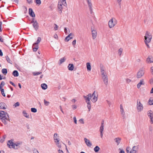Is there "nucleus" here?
Listing matches in <instances>:
<instances>
[{"label":"nucleus","mask_w":153,"mask_h":153,"mask_svg":"<svg viewBox=\"0 0 153 153\" xmlns=\"http://www.w3.org/2000/svg\"><path fill=\"white\" fill-rule=\"evenodd\" d=\"M6 59L7 61L9 62V63H10L11 64V60L10 59H9V58L8 57H6Z\"/></svg>","instance_id":"603ef678"},{"label":"nucleus","mask_w":153,"mask_h":153,"mask_svg":"<svg viewBox=\"0 0 153 153\" xmlns=\"http://www.w3.org/2000/svg\"><path fill=\"white\" fill-rule=\"evenodd\" d=\"M41 86L42 88L44 90L48 88L47 85L45 83L42 84L41 85Z\"/></svg>","instance_id":"2f4dec72"},{"label":"nucleus","mask_w":153,"mask_h":153,"mask_svg":"<svg viewBox=\"0 0 153 153\" xmlns=\"http://www.w3.org/2000/svg\"><path fill=\"white\" fill-rule=\"evenodd\" d=\"M66 60V58L65 56L59 59L58 61V64L59 65H61Z\"/></svg>","instance_id":"f3484780"},{"label":"nucleus","mask_w":153,"mask_h":153,"mask_svg":"<svg viewBox=\"0 0 153 153\" xmlns=\"http://www.w3.org/2000/svg\"><path fill=\"white\" fill-rule=\"evenodd\" d=\"M29 13L30 16L33 17H34L35 16V15L31 8L29 9Z\"/></svg>","instance_id":"b1692460"},{"label":"nucleus","mask_w":153,"mask_h":153,"mask_svg":"<svg viewBox=\"0 0 153 153\" xmlns=\"http://www.w3.org/2000/svg\"><path fill=\"white\" fill-rule=\"evenodd\" d=\"M114 140L116 143L117 145H118L121 141V139L120 137H117L115 138Z\"/></svg>","instance_id":"bb28decb"},{"label":"nucleus","mask_w":153,"mask_h":153,"mask_svg":"<svg viewBox=\"0 0 153 153\" xmlns=\"http://www.w3.org/2000/svg\"><path fill=\"white\" fill-rule=\"evenodd\" d=\"M103 125H102L100 128V136L102 138L103 136Z\"/></svg>","instance_id":"7c9ffc66"},{"label":"nucleus","mask_w":153,"mask_h":153,"mask_svg":"<svg viewBox=\"0 0 153 153\" xmlns=\"http://www.w3.org/2000/svg\"><path fill=\"white\" fill-rule=\"evenodd\" d=\"M145 84V82L144 79H141L137 85V87L138 89L140 88L142 85H144Z\"/></svg>","instance_id":"ddd939ff"},{"label":"nucleus","mask_w":153,"mask_h":153,"mask_svg":"<svg viewBox=\"0 0 153 153\" xmlns=\"http://www.w3.org/2000/svg\"><path fill=\"white\" fill-rule=\"evenodd\" d=\"M103 82L106 85H107L108 84V78L103 80Z\"/></svg>","instance_id":"ea45409f"},{"label":"nucleus","mask_w":153,"mask_h":153,"mask_svg":"<svg viewBox=\"0 0 153 153\" xmlns=\"http://www.w3.org/2000/svg\"><path fill=\"white\" fill-rule=\"evenodd\" d=\"M67 68L68 70L73 71L74 70V66L73 64L70 63L68 65Z\"/></svg>","instance_id":"6ab92c4d"},{"label":"nucleus","mask_w":153,"mask_h":153,"mask_svg":"<svg viewBox=\"0 0 153 153\" xmlns=\"http://www.w3.org/2000/svg\"><path fill=\"white\" fill-rule=\"evenodd\" d=\"M41 40V38L38 37L37 38V39L36 41V42L35 43L36 44L38 45V44H39L40 43Z\"/></svg>","instance_id":"a19ab883"},{"label":"nucleus","mask_w":153,"mask_h":153,"mask_svg":"<svg viewBox=\"0 0 153 153\" xmlns=\"http://www.w3.org/2000/svg\"><path fill=\"white\" fill-rule=\"evenodd\" d=\"M100 150V148L98 146H96L94 149V151L95 152H98Z\"/></svg>","instance_id":"72a5a7b5"},{"label":"nucleus","mask_w":153,"mask_h":153,"mask_svg":"<svg viewBox=\"0 0 153 153\" xmlns=\"http://www.w3.org/2000/svg\"><path fill=\"white\" fill-rule=\"evenodd\" d=\"M41 72H34L33 73V75L34 76L37 75L39 74H41Z\"/></svg>","instance_id":"6e6d98bb"},{"label":"nucleus","mask_w":153,"mask_h":153,"mask_svg":"<svg viewBox=\"0 0 153 153\" xmlns=\"http://www.w3.org/2000/svg\"><path fill=\"white\" fill-rule=\"evenodd\" d=\"M57 147L59 149H61L62 147V144L60 142V140L54 142Z\"/></svg>","instance_id":"4be33fe9"},{"label":"nucleus","mask_w":153,"mask_h":153,"mask_svg":"<svg viewBox=\"0 0 153 153\" xmlns=\"http://www.w3.org/2000/svg\"><path fill=\"white\" fill-rule=\"evenodd\" d=\"M22 114L25 117L27 118H30V115L29 114L27 113L25 111H22Z\"/></svg>","instance_id":"cd10ccee"},{"label":"nucleus","mask_w":153,"mask_h":153,"mask_svg":"<svg viewBox=\"0 0 153 153\" xmlns=\"http://www.w3.org/2000/svg\"><path fill=\"white\" fill-rule=\"evenodd\" d=\"M0 108L2 109H5L7 108V106L3 102H0Z\"/></svg>","instance_id":"a878e982"},{"label":"nucleus","mask_w":153,"mask_h":153,"mask_svg":"<svg viewBox=\"0 0 153 153\" xmlns=\"http://www.w3.org/2000/svg\"><path fill=\"white\" fill-rule=\"evenodd\" d=\"M150 123L152 124H153V116L149 117Z\"/></svg>","instance_id":"3c124183"},{"label":"nucleus","mask_w":153,"mask_h":153,"mask_svg":"<svg viewBox=\"0 0 153 153\" xmlns=\"http://www.w3.org/2000/svg\"><path fill=\"white\" fill-rule=\"evenodd\" d=\"M149 82L151 84H153V78H151L149 80Z\"/></svg>","instance_id":"69168bd1"},{"label":"nucleus","mask_w":153,"mask_h":153,"mask_svg":"<svg viewBox=\"0 0 153 153\" xmlns=\"http://www.w3.org/2000/svg\"><path fill=\"white\" fill-rule=\"evenodd\" d=\"M127 153H137L139 150L138 146L136 145L131 148L129 146H127L126 148Z\"/></svg>","instance_id":"20e7f679"},{"label":"nucleus","mask_w":153,"mask_h":153,"mask_svg":"<svg viewBox=\"0 0 153 153\" xmlns=\"http://www.w3.org/2000/svg\"><path fill=\"white\" fill-rule=\"evenodd\" d=\"M72 108L73 110H75L77 108V105H73L72 106Z\"/></svg>","instance_id":"864d4df0"},{"label":"nucleus","mask_w":153,"mask_h":153,"mask_svg":"<svg viewBox=\"0 0 153 153\" xmlns=\"http://www.w3.org/2000/svg\"><path fill=\"white\" fill-rule=\"evenodd\" d=\"M35 2L36 4L38 5H39L41 3V1L40 0H35Z\"/></svg>","instance_id":"09e8293b"},{"label":"nucleus","mask_w":153,"mask_h":153,"mask_svg":"<svg viewBox=\"0 0 153 153\" xmlns=\"http://www.w3.org/2000/svg\"><path fill=\"white\" fill-rule=\"evenodd\" d=\"M86 1L87 3L88 7L90 11L91 12H92L93 8L91 0H86Z\"/></svg>","instance_id":"dca6fc26"},{"label":"nucleus","mask_w":153,"mask_h":153,"mask_svg":"<svg viewBox=\"0 0 153 153\" xmlns=\"http://www.w3.org/2000/svg\"><path fill=\"white\" fill-rule=\"evenodd\" d=\"M98 94L97 92L95 91L92 94H89L86 96H84L85 102L87 104V107L90 111L91 108V101L95 102L97 100Z\"/></svg>","instance_id":"f257e3e1"},{"label":"nucleus","mask_w":153,"mask_h":153,"mask_svg":"<svg viewBox=\"0 0 153 153\" xmlns=\"http://www.w3.org/2000/svg\"><path fill=\"white\" fill-rule=\"evenodd\" d=\"M84 143L86 146L88 148H91L93 145L92 142L90 140L86 137L84 138Z\"/></svg>","instance_id":"1a4fd4ad"},{"label":"nucleus","mask_w":153,"mask_h":153,"mask_svg":"<svg viewBox=\"0 0 153 153\" xmlns=\"http://www.w3.org/2000/svg\"><path fill=\"white\" fill-rule=\"evenodd\" d=\"M12 1L16 3H18V0H11Z\"/></svg>","instance_id":"338daca9"},{"label":"nucleus","mask_w":153,"mask_h":153,"mask_svg":"<svg viewBox=\"0 0 153 153\" xmlns=\"http://www.w3.org/2000/svg\"><path fill=\"white\" fill-rule=\"evenodd\" d=\"M58 26L56 25H55V26L54 28V29L55 30H56L58 29Z\"/></svg>","instance_id":"052dcab7"},{"label":"nucleus","mask_w":153,"mask_h":153,"mask_svg":"<svg viewBox=\"0 0 153 153\" xmlns=\"http://www.w3.org/2000/svg\"><path fill=\"white\" fill-rule=\"evenodd\" d=\"M145 74L144 71L142 69H140L137 72L136 74V78L137 79H140Z\"/></svg>","instance_id":"0eeeda50"},{"label":"nucleus","mask_w":153,"mask_h":153,"mask_svg":"<svg viewBox=\"0 0 153 153\" xmlns=\"http://www.w3.org/2000/svg\"><path fill=\"white\" fill-rule=\"evenodd\" d=\"M73 122H74V123L75 124H77V120L76 119V117L75 116H74L73 117Z\"/></svg>","instance_id":"c03bdc74"},{"label":"nucleus","mask_w":153,"mask_h":153,"mask_svg":"<svg viewBox=\"0 0 153 153\" xmlns=\"http://www.w3.org/2000/svg\"><path fill=\"white\" fill-rule=\"evenodd\" d=\"M146 62L149 64L153 63V56H149L146 59Z\"/></svg>","instance_id":"2eb2a0df"},{"label":"nucleus","mask_w":153,"mask_h":153,"mask_svg":"<svg viewBox=\"0 0 153 153\" xmlns=\"http://www.w3.org/2000/svg\"><path fill=\"white\" fill-rule=\"evenodd\" d=\"M86 66L87 71L90 72L91 69V64L89 62H87L86 64Z\"/></svg>","instance_id":"a211bd4d"},{"label":"nucleus","mask_w":153,"mask_h":153,"mask_svg":"<svg viewBox=\"0 0 153 153\" xmlns=\"http://www.w3.org/2000/svg\"><path fill=\"white\" fill-rule=\"evenodd\" d=\"M126 82L127 83H129L130 82H131L132 81V80L131 79H128V78H126Z\"/></svg>","instance_id":"a18cd8bd"},{"label":"nucleus","mask_w":153,"mask_h":153,"mask_svg":"<svg viewBox=\"0 0 153 153\" xmlns=\"http://www.w3.org/2000/svg\"><path fill=\"white\" fill-rule=\"evenodd\" d=\"M27 2L29 4H31L33 2L32 0H26Z\"/></svg>","instance_id":"13d9d810"},{"label":"nucleus","mask_w":153,"mask_h":153,"mask_svg":"<svg viewBox=\"0 0 153 153\" xmlns=\"http://www.w3.org/2000/svg\"><path fill=\"white\" fill-rule=\"evenodd\" d=\"M22 144V142L20 141H18L15 142V149H17L18 147L20 146Z\"/></svg>","instance_id":"5701e85b"},{"label":"nucleus","mask_w":153,"mask_h":153,"mask_svg":"<svg viewBox=\"0 0 153 153\" xmlns=\"http://www.w3.org/2000/svg\"><path fill=\"white\" fill-rule=\"evenodd\" d=\"M0 91H1V94L2 96L4 97L6 96L5 94L4 93V89H1L0 90Z\"/></svg>","instance_id":"37998d69"},{"label":"nucleus","mask_w":153,"mask_h":153,"mask_svg":"<svg viewBox=\"0 0 153 153\" xmlns=\"http://www.w3.org/2000/svg\"><path fill=\"white\" fill-rule=\"evenodd\" d=\"M150 70L152 74L153 75V66L151 68Z\"/></svg>","instance_id":"0e129e2a"},{"label":"nucleus","mask_w":153,"mask_h":153,"mask_svg":"<svg viewBox=\"0 0 153 153\" xmlns=\"http://www.w3.org/2000/svg\"><path fill=\"white\" fill-rule=\"evenodd\" d=\"M101 76L103 80L108 78V76L106 74L101 75Z\"/></svg>","instance_id":"e433bc0d"},{"label":"nucleus","mask_w":153,"mask_h":153,"mask_svg":"<svg viewBox=\"0 0 153 153\" xmlns=\"http://www.w3.org/2000/svg\"><path fill=\"white\" fill-rule=\"evenodd\" d=\"M100 73L101 75L106 74L105 72V68L102 66L100 67Z\"/></svg>","instance_id":"c85d7f7f"},{"label":"nucleus","mask_w":153,"mask_h":153,"mask_svg":"<svg viewBox=\"0 0 153 153\" xmlns=\"http://www.w3.org/2000/svg\"><path fill=\"white\" fill-rule=\"evenodd\" d=\"M59 149L58 150V153H64L63 152Z\"/></svg>","instance_id":"680f3d73"},{"label":"nucleus","mask_w":153,"mask_h":153,"mask_svg":"<svg viewBox=\"0 0 153 153\" xmlns=\"http://www.w3.org/2000/svg\"><path fill=\"white\" fill-rule=\"evenodd\" d=\"M123 51V49L122 48H120L117 51V53L118 55L120 56Z\"/></svg>","instance_id":"473e14b6"},{"label":"nucleus","mask_w":153,"mask_h":153,"mask_svg":"<svg viewBox=\"0 0 153 153\" xmlns=\"http://www.w3.org/2000/svg\"><path fill=\"white\" fill-rule=\"evenodd\" d=\"M91 32L92 36L93 39H95L96 38L97 35V32L96 29L94 28H91Z\"/></svg>","instance_id":"f8f14e48"},{"label":"nucleus","mask_w":153,"mask_h":153,"mask_svg":"<svg viewBox=\"0 0 153 153\" xmlns=\"http://www.w3.org/2000/svg\"><path fill=\"white\" fill-rule=\"evenodd\" d=\"M150 93L151 94H152L153 93V87L152 88L151 90Z\"/></svg>","instance_id":"774afa93"},{"label":"nucleus","mask_w":153,"mask_h":153,"mask_svg":"<svg viewBox=\"0 0 153 153\" xmlns=\"http://www.w3.org/2000/svg\"><path fill=\"white\" fill-rule=\"evenodd\" d=\"M79 122L81 124H84V121L83 119H80L79 120Z\"/></svg>","instance_id":"49530a36"},{"label":"nucleus","mask_w":153,"mask_h":153,"mask_svg":"<svg viewBox=\"0 0 153 153\" xmlns=\"http://www.w3.org/2000/svg\"><path fill=\"white\" fill-rule=\"evenodd\" d=\"M8 147L10 148L15 149V142L13 140H10L8 141L7 142Z\"/></svg>","instance_id":"9b49d317"},{"label":"nucleus","mask_w":153,"mask_h":153,"mask_svg":"<svg viewBox=\"0 0 153 153\" xmlns=\"http://www.w3.org/2000/svg\"><path fill=\"white\" fill-rule=\"evenodd\" d=\"M117 23L116 19L115 17H112L108 21V26L109 28H112L116 25Z\"/></svg>","instance_id":"423d86ee"},{"label":"nucleus","mask_w":153,"mask_h":153,"mask_svg":"<svg viewBox=\"0 0 153 153\" xmlns=\"http://www.w3.org/2000/svg\"><path fill=\"white\" fill-rule=\"evenodd\" d=\"M19 103L18 102H17L15 104H14L13 105V106L15 107H16L17 106H19Z\"/></svg>","instance_id":"4d7b16f0"},{"label":"nucleus","mask_w":153,"mask_h":153,"mask_svg":"<svg viewBox=\"0 0 153 153\" xmlns=\"http://www.w3.org/2000/svg\"><path fill=\"white\" fill-rule=\"evenodd\" d=\"M74 36V34L72 33H70L66 37L65 39V42H68L71 39L73 38Z\"/></svg>","instance_id":"4468645a"},{"label":"nucleus","mask_w":153,"mask_h":153,"mask_svg":"<svg viewBox=\"0 0 153 153\" xmlns=\"http://www.w3.org/2000/svg\"><path fill=\"white\" fill-rule=\"evenodd\" d=\"M2 73L4 75H6L7 73V71L6 69H3L2 70Z\"/></svg>","instance_id":"79ce46f5"},{"label":"nucleus","mask_w":153,"mask_h":153,"mask_svg":"<svg viewBox=\"0 0 153 153\" xmlns=\"http://www.w3.org/2000/svg\"><path fill=\"white\" fill-rule=\"evenodd\" d=\"M13 75L15 77L18 76L19 75L18 72L17 71H14L13 72Z\"/></svg>","instance_id":"f704fd0d"},{"label":"nucleus","mask_w":153,"mask_h":153,"mask_svg":"<svg viewBox=\"0 0 153 153\" xmlns=\"http://www.w3.org/2000/svg\"><path fill=\"white\" fill-rule=\"evenodd\" d=\"M148 104L149 105H153V98L150 97L148 100L147 102Z\"/></svg>","instance_id":"393cba45"},{"label":"nucleus","mask_w":153,"mask_h":153,"mask_svg":"<svg viewBox=\"0 0 153 153\" xmlns=\"http://www.w3.org/2000/svg\"><path fill=\"white\" fill-rule=\"evenodd\" d=\"M119 153H125V151L123 149L120 148L119 149Z\"/></svg>","instance_id":"8fccbe9b"},{"label":"nucleus","mask_w":153,"mask_h":153,"mask_svg":"<svg viewBox=\"0 0 153 153\" xmlns=\"http://www.w3.org/2000/svg\"><path fill=\"white\" fill-rule=\"evenodd\" d=\"M143 108V107L142 104L140 101H137V109L138 112L142 111Z\"/></svg>","instance_id":"6e6552de"},{"label":"nucleus","mask_w":153,"mask_h":153,"mask_svg":"<svg viewBox=\"0 0 153 153\" xmlns=\"http://www.w3.org/2000/svg\"><path fill=\"white\" fill-rule=\"evenodd\" d=\"M50 103L49 101H48L45 100H44V104L46 106H48L49 105Z\"/></svg>","instance_id":"58836bf2"},{"label":"nucleus","mask_w":153,"mask_h":153,"mask_svg":"<svg viewBox=\"0 0 153 153\" xmlns=\"http://www.w3.org/2000/svg\"><path fill=\"white\" fill-rule=\"evenodd\" d=\"M33 51H36L39 48L38 45L34 43L33 45Z\"/></svg>","instance_id":"412c9836"},{"label":"nucleus","mask_w":153,"mask_h":153,"mask_svg":"<svg viewBox=\"0 0 153 153\" xmlns=\"http://www.w3.org/2000/svg\"><path fill=\"white\" fill-rule=\"evenodd\" d=\"M53 139L54 142L60 140L59 135L57 133H55L53 135Z\"/></svg>","instance_id":"aec40b11"},{"label":"nucleus","mask_w":153,"mask_h":153,"mask_svg":"<svg viewBox=\"0 0 153 153\" xmlns=\"http://www.w3.org/2000/svg\"><path fill=\"white\" fill-rule=\"evenodd\" d=\"M53 37L54 38L56 39H57L58 38L57 35L56 34H55L54 35Z\"/></svg>","instance_id":"e2e57ef3"},{"label":"nucleus","mask_w":153,"mask_h":153,"mask_svg":"<svg viewBox=\"0 0 153 153\" xmlns=\"http://www.w3.org/2000/svg\"><path fill=\"white\" fill-rule=\"evenodd\" d=\"M5 85V83L4 82H2L0 85V90L3 89V87Z\"/></svg>","instance_id":"4c0bfd02"},{"label":"nucleus","mask_w":153,"mask_h":153,"mask_svg":"<svg viewBox=\"0 0 153 153\" xmlns=\"http://www.w3.org/2000/svg\"><path fill=\"white\" fill-rule=\"evenodd\" d=\"M0 116L2 122L4 124H6L9 121V116L7 113L3 111L0 112Z\"/></svg>","instance_id":"7ed1b4c3"},{"label":"nucleus","mask_w":153,"mask_h":153,"mask_svg":"<svg viewBox=\"0 0 153 153\" xmlns=\"http://www.w3.org/2000/svg\"><path fill=\"white\" fill-rule=\"evenodd\" d=\"M31 23L32 24V25L34 29L37 30H38L39 27V23L37 21L34 19H32Z\"/></svg>","instance_id":"9d476101"},{"label":"nucleus","mask_w":153,"mask_h":153,"mask_svg":"<svg viewBox=\"0 0 153 153\" xmlns=\"http://www.w3.org/2000/svg\"><path fill=\"white\" fill-rule=\"evenodd\" d=\"M76 40H74L72 42V45L73 46H74L76 44Z\"/></svg>","instance_id":"5fc2aeb1"},{"label":"nucleus","mask_w":153,"mask_h":153,"mask_svg":"<svg viewBox=\"0 0 153 153\" xmlns=\"http://www.w3.org/2000/svg\"><path fill=\"white\" fill-rule=\"evenodd\" d=\"M31 112L33 113H36L37 112V109L35 108H31Z\"/></svg>","instance_id":"de8ad7c7"},{"label":"nucleus","mask_w":153,"mask_h":153,"mask_svg":"<svg viewBox=\"0 0 153 153\" xmlns=\"http://www.w3.org/2000/svg\"><path fill=\"white\" fill-rule=\"evenodd\" d=\"M120 112L121 114H123L124 113V111L123 109V105H120Z\"/></svg>","instance_id":"c9c22d12"},{"label":"nucleus","mask_w":153,"mask_h":153,"mask_svg":"<svg viewBox=\"0 0 153 153\" xmlns=\"http://www.w3.org/2000/svg\"><path fill=\"white\" fill-rule=\"evenodd\" d=\"M33 153H39L38 151L35 149H34L33 150Z\"/></svg>","instance_id":"bf43d9fd"},{"label":"nucleus","mask_w":153,"mask_h":153,"mask_svg":"<svg viewBox=\"0 0 153 153\" xmlns=\"http://www.w3.org/2000/svg\"><path fill=\"white\" fill-rule=\"evenodd\" d=\"M66 5V1H59L57 6V10L59 13H61L63 9Z\"/></svg>","instance_id":"39448f33"},{"label":"nucleus","mask_w":153,"mask_h":153,"mask_svg":"<svg viewBox=\"0 0 153 153\" xmlns=\"http://www.w3.org/2000/svg\"><path fill=\"white\" fill-rule=\"evenodd\" d=\"M152 39V33L149 31H146L144 36V42L148 48L149 47V44L150 42Z\"/></svg>","instance_id":"f03ea898"},{"label":"nucleus","mask_w":153,"mask_h":153,"mask_svg":"<svg viewBox=\"0 0 153 153\" xmlns=\"http://www.w3.org/2000/svg\"><path fill=\"white\" fill-rule=\"evenodd\" d=\"M147 115L149 117L153 116V111L151 110H149L147 111Z\"/></svg>","instance_id":"c756f323"}]
</instances>
